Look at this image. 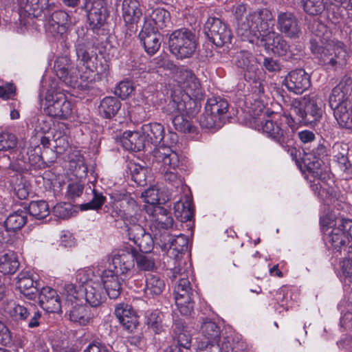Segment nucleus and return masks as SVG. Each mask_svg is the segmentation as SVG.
<instances>
[{
	"mask_svg": "<svg viewBox=\"0 0 352 352\" xmlns=\"http://www.w3.org/2000/svg\"><path fill=\"white\" fill-rule=\"evenodd\" d=\"M236 33L243 40L254 43L261 40L265 50L278 56L287 55L290 46L283 36L273 30L274 16L267 8L248 12L244 4L237 5L234 10Z\"/></svg>",
	"mask_w": 352,
	"mask_h": 352,
	"instance_id": "obj_1",
	"label": "nucleus"
},
{
	"mask_svg": "<svg viewBox=\"0 0 352 352\" xmlns=\"http://www.w3.org/2000/svg\"><path fill=\"white\" fill-rule=\"evenodd\" d=\"M122 14L126 25L137 23L142 15L140 4L137 0H124L122 5Z\"/></svg>",
	"mask_w": 352,
	"mask_h": 352,
	"instance_id": "obj_25",
	"label": "nucleus"
},
{
	"mask_svg": "<svg viewBox=\"0 0 352 352\" xmlns=\"http://www.w3.org/2000/svg\"><path fill=\"white\" fill-rule=\"evenodd\" d=\"M200 333L208 340H219L220 338V327L214 321L205 318L200 327Z\"/></svg>",
	"mask_w": 352,
	"mask_h": 352,
	"instance_id": "obj_39",
	"label": "nucleus"
},
{
	"mask_svg": "<svg viewBox=\"0 0 352 352\" xmlns=\"http://www.w3.org/2000/svg\"><path fill=\"white\" fill-rule=\"evenodd\" d=\"M228 109V102L221 98H211L207 101L205 111L201 116L199 123L202 128L219 129L225 121Z\"/></svg>",
	"mask_w": 352,
	"mask_h": 352,
	"instance_id": "obj_5",
	"label": "nucleus"
},
{
	"mask_svg": "<svg viewBox=\"0 0 352 352\" xmlns=\"http://www.w3.org/2000/svg\"><path fill=\"white\" fill-rule=\"evenodd\" d=\"M24 10L33 17H38L42 13L50 11L56 7L54 2H50V0H23Z\"/></svg>",
	"mask_w": 352,
	"mask_h": 352,
	"instance_id": "obj_29",
	"label": "nucleus"
},
{
	"mask_svg": "<svg viewBox=\"0 0 352 352\" xmlns=\"http://www.w3.org/2000/svg\"><path fill=\"white\" fill-rule=\"evenodd\" d=\"M121 103L115 97H106L100 104L99 113L104 118H111L116 115L120 109Z\"/></svg>",
	"mask_w": 352,
	"mask_h": 352,
	"instance_id": "obj_36",
	"label": "nucleus"
},
{
	"mask_svg": "<svg viewBox=\"0 0 352 352\" xmlns=\"http://www.w3.org/2000/svg\"><path fill=\"white\" fill-rule=\"evenodd\" d=\"M255 128L262 131L268 138L277 142L282 147H285L289 139L287 133L281 127L277 121L270 120H255Z\"/></svg>",
	"mask_w": 352,
	"mask_h": 352,
	"instance_id": "obj_12",
	"label": "nucleus"
},
{
	"mask_svg": "<svg viewBox=\"0 0 352 352\" xmlns=\"http://www.w3.org/2000/svg\"><path fill=\"white\" fill-rule=\"evenodd\" d=\"M115 314L126 330L132 332L136 329L138 320L131 305L124 303L119 304L116 307Z\"/></svg>",
	"mask_w": 352,
	"mask_h": 352,
	"instance_id": "obj_21",
	"label": "nucleus"
},
{
	"mask_svg": "<svg viewBox=\"0 0 352 352\" xmlns=\"http://www.w3.org/2000/svg\"><path fill=\"white\" fill-rule=\"evenodd\" d=\"M54 215L60 219L69 218L72 214L71 204L67 203L57 204L53 209Z\"/></svg>",
	"mask_w": 352,
	"mask_h": 352,
	"instance_id": "obj_63",
	"label": "nucleus"
},
{
	"mask_svg": "<svg viewBox=\"0 0 352 352\" xmlns=\"http://www.w3.org/2000/svg\"><path fill=\"white\" fill-rule=\"evenodd\" d=\"M151 17L157 28L162 29L166 26V23L169 21L170 14L168 12L164 9L157 8L153 11Z\"/></svg>",
	"mask_w": 352,
	"mask_h": 352,
	"instance_id": "obj_54",
	"label": "nucleus"
},
{
	"mask_svg": "<svg viewBox=\"0 0 352 352\" xmlns=\"http://www.w3.org/2000/svg\"><path fill=\"white\" fill-rule=\"evenodd\" d=\"M163 318L162 312L155 310L151 313L147 318V325L155 333H160L163 331Z\"/></svg>",
	"mask_w": 352,
	"mask_h": 352,
	"instance_id": "obj_51",
	"label": "nucleus"
},
{
	"mask_svg": "<svg viewBox=\"0 0 352 352\" xmlns=\"http://www.w3.org/2000/svg\"><path fill=\"white\" fill-rule=\"evenodd\" d=\"M54 69L57 76L65 84L76 86L78 76L76 75V69L72 67L67 57H60L54 63Z\"/></svg>",
	"mask_w": 352,
	"mask_h": 352,
	"instance_id": "obj_18",
	"label": "nucleus"
},
{
	"mask_svg": "<svg viewBox=\"0 0 352 352\" xmlns=\"http://www.w3.org/2000/svg\"><path fill=\"white\" fill-rule=\"evenodd\" d=\"M126 226L128 228L127 232L129 239L134 243L146 233L144 228L138 224V222L134 223H128V226Z\"/></svg>",
	"mask_w": 352,
	"mask_h": 352,
	"instance_id": "obj_61",
	"label": "nucleus"
},
{
	"mask_svg": "<svg viewBox=\"0 0 352 352\" xmlns=\"http://www.w3.org/2000/svg\"><path fill=\"white\" fill-rule=\"evenodd\" d=\"M205 32L208 38L217 47L230 43L232 33L227 25L220 19L209 17L204 25Z\"/></svg>",
	"mask_w": 352,
	"mask_h": 352,
	"instance_id": "obj_8",
	"label": "nucleus"
},
{
	"mask_svg": "<svg viewBox=\"0 0 352 352\" xmlns=\"http://www.w3.org/2000/svg\"><path fill=\"white\" fill-rule=\"evenodd\" d=\"M177 81L186 97H194L196 99L202 95L201 85L192 71H180Z\"/></svg>",
	"mask_w": 352,
	"mask_h": 352,
	"instance_id": "obj_16",
	"label": "nucleus"
},
{
	"mask_svg": "<svg viewBox=\"0 0 352 352\" xmlns=\"http://www.w3.org/2000/svg\"><path fill=\"white\" fill-rule=\"evenodd\" d=\"M334 111V116L339 125L345 129H352V102H346Z\"/></svg>",
	"mask_w": 352,
	"mask_h": 352,
	"instance_id": "obj_37",
	"label": "nucleus"
},
{
	"mask_svg": "<svg viewBox=\"0 0 352 352\" xmlns=\"http://www.w3.org/2000/svg\"><path fill=\"white\" fill-rule=\"evenodd\" d=\"M140 209L137 202L130 197L118 201L112 211V217L120 218L126 226L137 223L140 217Z\"/></svg>",
	"mask_w": 352,
	"mask_h": 352,
	"instance_id": "obj_9",
	"label": "nucleus"
},
{
	"mask_svg": "<svg viewBox=\"0 0 352 352\" xmlns=\"http://www.w3.org/2000/svg\"><path fill=\"white\" fill-rule=\"evenodd\" d=\"M83 8L87 15L90 28L99 30L105 23L108 11L104 0H86Z\"/></svg>",
	"mask_w": 352,
	"mask_h": 352,
	"instance_id": "obj_10",
	"label": "nucleus"
},
{
	"mask_svg": "<svg viewBox=\"0 0 352 352\" xmlns=\"http://www.w3.org/2000/svg\"><path fill=\"white\" fill-rule=\"evenodd\" d=\"M277 29L290 38H297L301 34L299 21L290 12H280L278 14Z\"/></svg>",
	"mask_w": 352,
	"mask_h": 352,
	"instance_id": "obj_15",
	"label": "nucleus"
},
{
	"mask_svg": "<svg viewBox=\"0 0 352 352\" xmlns=\"http://www.w3.org/2000/svg\"><path fill=\"white\" fill-rule=\"evenodd\" d=\"M135 261L137 267L141 271H153L156 269L155 258L150 253H138L135 249Z\"/></svg>",
	"mask_w": 352,
	"mask_h": 352,
	"instance_id": "obj_42",
	"label": "nucleus"
},
{
	"mask_svg": "<svg viewBox=\"0 0 352 352\" xmlns=\"http://www.w3.org/2000/svg\"><path fill=\"white\" fill-rule=\"evenodd\" d=\"M19 266L16 255L14 252H8L0 257V272L3 274H12Z\"/></svg>",
	"mask_w": 352,
	"mask_h": 352,
	"instance_id": "obj_38",
	"label": "nucleus"
},
{
	"mask_svg": "<svg viewBox=\"0 0 352 352\" xmlns=\"http://www.w3.org/2000/svg\"><path fill=\"white\" fill-rule=\"evenodd\" d=\"M135 258V248L127 247L119 250L111 256L109 269H112L118 275L127 274L134 267Z\"/></svg>",
	"mask_w": 352,
	"mask_h": 352,
	"instance_id": "obj_11",
	"label": "nucleus"
},
{
	"mask_svg": "<svg viewBox=\"0 0 352 352\" xmlns=\"http://www.w3.org/2000/svg\"><path fill=\"white\" fill-rule=\"evenodd\" d=\"M94 197L92 200L87 204H81L80 209L82 210H86L89 209L97 210L101 208L103 205L105 197L102 196L101 194H98L96 192L95 190H94Z\"/></svg>",
	"mask_w": 352,
	"mask_h": 352,
	"instance_id": "obj_64",
	"label": "nucleus"
},
{
	"mask_svg": "<svg viewBox=\"0 0 352 352\" xmlns=\"http://www.w3.org/2000/svg\"><path fill=\"white\" fill-rule=\"evenodd\" d=\"M27 209L29 214L37 219H43L50 214L49 206L45 201H31Z\"/></svg>",
	"mask_w": 352,
	"mask_h": 352,
	"instance_id": "obj_47",
	"label": "nucleus"
},
{
	"mask_svg": "<svg viewBox=\"0 0 352 352\" xmlns=\"http://www.w3.org/2000/svg\"><path fill=\"white\" fill-rule=\"evenodd\" d=\"M352 91V80L349 78L341 80L331 91L329 96V105L333 111L338 109L341 105H346V102H352L351 95Z\"/></svg>",
	"mask_w": 352,
	"mask_h": 352,
	"instance_id": "obj_13",
	"label": "nucleus"
},
{
	"mask_svg": "<svg viewBox=\"0 0 352 352\" xmlns=\"http://www.w3.org/2000/svg\"><path fill=\"white\" fill-rule=\"evenodd\" d=\"M101 280L109 297L111 299L118 298L122 290V280L118 278V274H115L111 268L105 270L102 273Z\"/></svg>",
	"mask_w": 352,
	"mask_h": 352,
	"instance_id": "obj_20",
	"label": "nucleus"
},
{
	"mask_svg": "<svg viewBox=\"0 0 352 352\" xmlns=\"http://www.w3.org/2000/svg\"><path fill=\"white\" fill-rule=\"evenodd\" d=\"M252 58L250 53L242 51L236 54L235 64L239 68L248 70L251 67L250 63Z\"/></svg>",
	"mask_w": 352,
	"mask_h": 352,
	"instance_id": "obj_62",
	"label": "nucleus"
},
{
	"mask_svg": "<svg viewBox=\"0 0 352 352\" xmlns=\"http://www.w3.org/2000/svg\"><path fill=\"white\" fill-rule=\"evenodd\" d=\"M349 222L352 223V219L342 218L337 226L331 228L326 236V243L334 250L342 253L352 254V241L350 231L345 228ZM345 255L346 254L344 253Z\"/></svg>",
	"mask_w": 352,
	"mask_h": 352,
	"instance_id": "obj_6",
	"label": "nucleus"
},
{
	"mask_svg": "<svg viewBox=\"0 0 352 352\" xmlns=\"http://www.w3.org/2000/svg\"><path fill=\"white\" fill-rule=\"evenodd\" d=\"M165 287L164 280L157 275L149 274L146 280L145 292L147 295H160Z\"/></svg>",
	"mask_w": 352,
	"mask_h": 352,
	"instance_id": "obj_45",
	"label": "nucleus"
},
{
	"mask_svg": "<svg viewBox=\"0 0 352 352\" xmlns=\"http://www.w3.org/2000/svg\"><path fill=\"white\" fill-rule=\"evenodd\" d=\"M191 205V201L188 199H186L185 202L180 200L177 201L174 205L175 217L182 222L191 220L193 217V210Z\"/></svg>",
	"mask_w": 352,
	"mask_h": 352,
	"instance_id": "obj_41",
	"label": "nucleus"
},
{
	"mask_svg": "<svg viewBox=\"0 0 352 352\" xmlns=\"http://www.w3.org/2000/svg\"><path fill=\"white\" fill-rule=\"evenodd\" d=\"M39 305L49 313L61 311V302L56 291L50 287H43L38 296Z\"/></svg>",
	"mask_w": 352,
	"mask_h": 352,
	"instance_id": "obj_19",
	"label": "nucleus"
},
{
	"mask_svg": "<svg viewBox=\"0 0 352 352\" xmlns=\"http://www.w3.org/2000/svg\"><path fill=\"white\" fill-rule=\"evenodd\" d=\"M78 60L82 63L86 68L94 67V59L96 58V53L88 43L79 41L76 46Z\"/></svg>",
	"mask_w": 352,
	"mask_h": 352,
	"instance_id": "obj_33",
	"label": "nucleus"
},
{
	"mask_svg": "<svg viewBox=\"0 0 352 352\" xmlns=\"http://www.w3.org/2000/svg\"><path fill=\"white\" fill-rule=\"evenodd\" d=\"M145 210L153 217L157 228L164 230L172 228L174 220L171 214L162 206H145Z\"/></svg>",
	"mask_w": 352,
	"mask_h": 352,
	"instance_id": "obj_24",
	"label": "nucleus"
},
{
	"mask_svg": "<svg viewBox=\"0 0 352 352\" xmlns=\"http://www.w3.org/2000/svg\"><path fill=\"white\" fill-rule=\"evenodd\" d=\"M85 300L90 306L97 307L100 306L106 300V292L98 282H92L85 287Z\"/></svg>",
	"mask_w": 352,
	"mask_h": 352,
	"instance_id": "obj_26",
	"label": "nucleus"
},
{
	"mask_svg": "<svg viewBox=\"0 0 352 352\" xmlns=\"http://www.w3.org/2000/svg\"><path fill=\"white\" fill-rule=\"evenodd\" d=\"M303 8L305 12L310 15H318L324 9L323 0H302Z\"/></svg>",
	"mask_w": 352,
	"mask_h": 352,
	"instance_id": "obj_53",
	"label": "nucleus"
},
{
	"mask_svg": "<svg viewBox=\"0 0 352 352\" xmlns=\"http://www.w3.org/2000/svg\"><path fill=\"white\" fill-rule=\"evenodd\" d=\"M317 38L310 41V49L311 52L320 60L324 65L336 67L345 63L347 52L342 43H327L322 46L323 41L320 34L316 33Z\"/></svg>",
	"mask_w": 352,
	"mask_h": 352,
	"instance_id": "obj_3",
	"label": "nucleus"
},
{
	"mask_svg": "<svg viewBox=\"0 0 352 352\" xmlns=\"http://www.w3.org/2000/svg\"><path fill=\"white\" fill-rule=\"evenodd\" d=\"M37 283L26 272L20 273L17 277L16 287L20 292L29 299L36 297Z\"/></svg>",
	"mask_w": 352,
	"mask_h": 352,
	"instance_id": "obj_30",
	"label": "nucleus"
},
{
	"mask_svg": "<svg viewBox=\"0 0 352 352\" xmlns=\"http://www.w3.org/2000/svg\"><path fill=\"white\" fill-rule=\"evenodd\" d=\"M142 130L143 134L148 138L152 144H160L164 139V128L160 123L154 122L144 124Z\"/></svg>",
	"mask_w": 352,
	"mask_h": 352,
	"instance_id": "obj_35",
	"label": "nucleus"
},
{
	"mask_svg": "<svg viewBox=\"0 0 352 352\" xmlns=\"http://www.w3.org/2000/svg\"><path fill=\"white\" fill-rule=\"evenodd\" d=\"M27 212L17 210L10 214L3 222L7 232H15L21 230L27 223Z\"/></svg>",
	"mask_w": 352,
	"mask_h": 352,
	"instance_id": "obj_34",
	"label": "nucleus"
},
{
	"mask_svg": "<svg viewBox=\"0 0 352 352\" xmlns=\"http://www.w3.org/2000/svg\"><path fill=\"white\" fill-rule=\"evenodd\" d=\"M322 101L317 94L304 96L292 101L291 111L294 118L285 116L288 124L292 127L298 123L304 126H315L322 116Z\"/></svg>",
	"mask_w": 352,
	"mask_h": 352,
	"instance_id": "obj_2",
	"label": "nucleus"
},
{
	"mask_svg": "<svg viewBox=\"0 0 352 352\" xmlns=\"http://www.w3.org/2000/svg\"><path fill=\"white\" fill-rule=\"evenodd\" d=\"M16 136L10 133L0 134V151H10L16 146Z\"/></svg>",
	"mask_w": 352,
	"mask_h": 352,
	"instance_id": "obj_55",
	"label": "nucleus"
},
{
	"mask_svg": "<svg viewBox=\"0 0 352 352\" xmlns=\"http://www.w3.org/2000/svg\"><path fill=\"white\" fill-rule=\"evenodd\" d=\"M139 37L146 53L149 55L155 54L160 47V35L153 28L145 25L139 34Z\"/></svg>",
	"mask_w": 352,
	"mask_h": 352,
	"instance_id": "obj_22",
	"label": "nucleus"
},
{
	"mask_svg": "<svg viewBox=\"0 0 352 352\" xmlns=\"http://www.w3.org/2000/svg\"><path fill=\"white\" fill-rule=\"evenodd\" d=\"M153 157L156 162L162 163L163 166H168L170 169L182 172L185 170L183 160L179 158L177 153L173 151L170 146H160L153 151Z\"/></svg>",
	"mask_w": 352,
	"mask_h": 352,
	"instance_id": "obj_14",
	"label": "nucleus"
},
{
	"mask_svg": "<svg viewBox=\"0 0 352 352\" xmlns=\"http://www.w3.org/2000/svg\"><path fill=\"white\" fill-rule=\"evenodd\" d=\"M172 123L175 129L182 133H192L194 131V127L191 122L186 119L183 114L174 116L172 118Z\"/></svg>",
	"mask_w": 352,
	"mask_h": 352,
	"instance_id": "obj_52",
	"label": "nucleus"
},
{
	"mask_svg": "<svg viewBox=\"0 0 352 352\" xmlns=\"http://www.w3.org/2000/svg\"><path fill=\"white\" fill-rule=\"evenodd\" d=\"M287 88L296 94H301L311 85L309 75L303 69L290 72L285 78Z\"/></svg>",
	"mask_w": 352,
	"mask_h": 352,
	"instance_id": "obj_17",
	"label": "nucleus"
},
{
	"mask_svg": "<svg viewBox=\"0 0 352 352\" xmlns=\"http://www.w3.org/2000/svg\"><path fill=\"white\" fill-rule=\"evenodd\" d=\"M171 98V100L163 108L164 112L173 116L182 114V111L185 110V99H182L177 95H172Z\"/></svg>",
	"mask_w": 352,
	"mask_h": 352,
	"instance_id": "obj_49",
	"label": "nucleus"
},
{
	"mask_svg": "<svg viewBox=\"0 0 352 352\" xmlns=\"http://www.w3.org/2000/svg\"><path fill=\"white\" fill-rule=\"evenodd\" d=\"M173 337L174 340L177 342V345L184 349H189L191 338L182 325L179 323L175 324Z\"/></svg>",
	"mask_w": 352,
	"mask_h": 352,
	"instance_id": "obj_48",
	"label": "nucleus"
},
{
	"mask_svg": "<svg viewBox=\"0 0 352 352\" xmlns=\"http://www.w3.org/2000/svg\"><path fill=\"white\" fill-rule=\"evenodd\" d=\"M197 46V38L194 32L188 28L173 31L168 38L170 52L179 59L191 57Z\"/></svg>",
	"mask_w": 352,
	"mask_h": 352,
	"instance_id": "obj_4",
	"label": "nucleus"
},
{
	"mask_svg": "<svg viewBox=\"0 0 352 352\" xmlns=\"http://www.w3.org/2000/svg\"><path fill=\"white\" fill-rule=\"evenodd\" d=\"M34 307V306L31 303H28L26 305L13 304L7 308V313L14 320L24 322L28 320L30 311L32 310Z\"/></svg>",
	"mask_w": 352,
	"mask_h": 352,
	"instance_id": "obj_40",
	"label": "nucleus"
},
{
	"mask_svg": "<svg viewBox=\"0 0 352 352\" xmlns=\"http://www.w3.org/2000/svg\"><path fill=\"white\" fill-rule=\"evenodd\" d=\"M132 179L138 185H143L146 182V169L136 164H131L129 167Z\"/></svg>",
	"mask_w": 352,
	"mask_h": 352,
	"instance_id": "obj_58",
	"label": "nucleus"
},
{
	"mask_svg": "<svg viewBox=\"0 0 352 352\" xmlns=\"http://www.w3.org/2000/svg\"><path fill=\"white\" fill-rule=\"evenodd\" d=\"M164 236L168 237V242H170L169 251L171 254L177 256L178 254H181L188 249V239L184 234H179L176 236L170 235H164Z\"/></svg>",
	"mask_w": 352,
	"mask_h": 352,
	"instance_id": "obj_46",
	"label": "nucleus"
},
{
	"mask_svg": "<svg viewBox=\"0 0 352 352\" xmlns=\"http://www.w3.org/2000/svg\"><path fill=\"white\" fill-rule=\"evenodd\" d=\"M120 142L126 150L134 152L140 151L145 146L144 136L136 131L124 132Z\"/></svg>",
	"mask_w": 352,
	"mask_h": 352,
	"instance_id": "obj_31",
	"label": "nucleus"
},
{
	"mask_svg": "<svg viewBox=\"0 0 352 352\" xmlns=\"http://www.w3.org/2000/svg\"><path fill=\"white\" fill-rule=\"evenodd\" d=\"M70 23L69 14L63 10L54 11L47 20V29L52 33L62 34Z\"/></svg>",
	"mask_w": 352,
	"mask_h": 352,
	"instance_id": "obj_28",
	"label": "nucleus"
},
{
	"mask_svg": "<svg viewBox=\"0 0 352 352\" xmlns=\"http://www.w3.org/2000/svg\"><path fill=\"white\" fill-rule=\"evenodd\" d=\"M186 171L181 172L178 168L176 170H168L164 174V179L168 182L172 187L176 189L181 188L185 190L187 186L184 184V177L183 173Z\"/></svg>",
	"mask_w": 352,
	"mask_h": 352,
	"instance_id": "obj_43",
	"label": "nucleus"
},
{
	"mask_svg": "<svg viewBox=\"0 0 352 352\" xmlns=\"http://www.w3.org/2000/svg\"><path fill=\"white\" fill-rule=\"evenodd\" d=\"M134 243L139 247L141 253H150L154 245L153 239L151 235L148 232L144 234Z\"/></svg>",
	"mask_w": 352,
	"mask_h": 352,
	"instance_id": "obj_57",
	"label": "nucleus"
},
{
	"mask_svg": "<svg viewBox=\"0 0 352 352\" xmlns=\"http://www.w3.org/2000/svg\"><path fill=\"white\" fill-rule=\"evenodd\" d=\"M175 304L179 312L184 316H188L193 311V301L192 300V289H174Z\"/></svg>",
	"mask_w": 352,
	"mask_h": 352,
	"instance_id": "obj_27",
	"label": "nucleus"
},
{
	"mask_svg": "<svg viewBox=\"0 0 352 352\" xmlns=\"http://www.w3.org/2000/svg\"><path fill=\"white\" fill-rule=\"evenodd\" d=\"M348 146L342 142H336L333 144L331 155L334 160L338 162L339 167L346 176L352 174V164L349 162L347 157Z\"/></svg>",
	"mask_w": 352,
	"mask_h": 352,
	"instance_id": "obj_23",
	"label": "nucleus"
},
{
	"mask_svg": "<svg viewBox=\"0 0 352 352\" xmlns=\"http://www.w3.org/2000/svg\"><path fill=\"white\" fill-rule=\"evenodd\" d=\"M69 319L80 325H86L93 318L90 309L82 305L73 306L67 313Z\"/></svg>",
	"mask_w": 352,
	"mask_h": 352,
	"instance_id": "obj_32",
	"label": "nucleus"
},
{
	"mask_svg": "<svg viewBox=\"0 0 352 352\" xmlns=\"http://www.w3.org/2000/svg\"><path fill=\"white\" fill-rule=\"evenodd\" d=\"M84 186L79 182H73L67 187L66 197L71 201H75L80 197L83 192Z\"/></svg>",
	"mask_w": 352,
	"mask_h": 352,
	"instance_id": "obj_60",
	"label": "nucleus"
},
{
	"mask_svg": "<svg viewBox=\"0 0 352 352\" xmlns=\"http://www.w3.org/2000/svg\"><path fill=\"white\" fill-rule=\"evenodd\" d=\"M132 179L138 185H143L146 182V169L136 164H131L129 167Z\"/></svg>",
	"mask_w": 352,
	"mask_h": 352,
	"instance_id": "obj_59",
	"label": "nucleus"
},
{
	"mask_svg": "<svg viewBox=\"0 0 352 352\" xmlns=\"http://www.w3.org/2000/svg\"><path fill=\"white\" fill-rule=\"evenodd\" d=\"M45 111L51 117L67 119L72 113L71 102L61 92L48 90L45 95Z\"/></svg>",
	"mask_w": 352,
	"mask_h": 352,
	"instance_id": "obj_7",
	"label": "nucleus"
},
{
	"mask_svg": "<svg viewBox=\"0 0 352 352\" xmlns=\"http://www.w3.org/2000/svg\"><path fill=\"white\" fill-rule=\"evenodd\" d=\"M172 279L175 280L176 285L174 289H188L190 287V281L188 279V272L186 269L182 266L181 263H179L177 266H175L173 270Z\"/></svg>",
	"mask_w": 352,
	"mask_h": 352,
	"instance_id": "obj_44",
	"label": "nucleus"
},
{
	"mask_svg": "<svg viewBox=\"0 0 352 352\" xmlns=\"http://www.w3.org/2000/svg\"><path fill=\"white\" fill-rule=\"evenodd\" d=\"M142 197L148 204V206H161L165 199H161L159 190L155 187L149 188L142 193Z\"/></svg>",
	"mask_w": 352,
	"mask_h": 352,
	"instance_id": "obj_50",
	"label": "nucleus"
},
{
	"mask_svg": "<svg viewBox=\"0 0 352 352\" xmlns=\"http://www.w3.org/2000/svg\"><path fill=\"white\" fill-rule=\"evenodd\" d=\"M134 91L133 83L129 80L121 81L116 87L114 93L122 99H126Z\"/></svg>",
	"mask_w": 352,
	"mask_h": 352,
	"instance_id": "obj_56",
	"label": "nucleus"
}]
</instances>
